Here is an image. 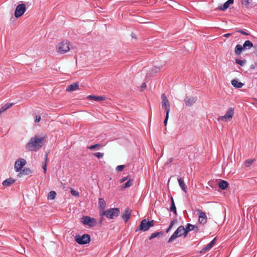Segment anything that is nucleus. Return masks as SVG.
<instances>
[{
    "label": "nucleus",
    "instance_id": "nucleus-51",
    "mask_svg": "<svg viewBox=\"0 0 257 257\" xmlns=\"http://www.w3.org/2000/svg\"><path fill=\"white\" fill-rule=\"evenodd\" d=\"M173 160V159L172 158H170L168 159L167 164L171 163Z\"/></svg>",
    "mask_w": 257,
    "mask_h": 257
},
{
    "label": "nucleus",
    "instance_id": "nucleus-27",
    "mask_svg": "<svg viewBox=\"0 0 257 257\" xmlns=\"http://www.w3.org/2000/svg\"><path fill=\"white\" fill-rule=\"evenodd\" d=\"M98 204L100 209H101L102 210H104V208H105L106 206V203L104 199L101 198H99L98 200Z\"/></svg>",
    "mask_w": 257,
    "mask_h": 257
},
{
    "label": "nucleus",
    "instance_id": "nucleus-1",
    "mask_svg": "<svg viewBox=\"0 0 257 257\" xmlns=\"http://www.w3.org/2000/svg\"><path fill=\"white\" fill-rule=\"evenodd\" d=\"M45 142L44 137L39 138L37 136L31 138L30 140L26 145V149L30 151H37Z\"/></svg>",
    "mask_w": 257,
    "mask_h": 257
},
{
    "label": "nucleus",
    "instance_id": "nucleus-20",
    "mask_svg": "<svg viewBox=\"0 0 257 257\" xmlns=\"http://www.w3.org/2000/svg\"><path fill=\"white\" fill-rule=\"evenodd\" d=\"M231 84L235 88H240L243 85V83L239 82L237 79H233L231 81Z\"/></svg>",
    "mask_w": 257,
    "mask_h": 257
},
{
    "label": "nucleus",
    "instance_id": "nucleus-34",
    "mask_svg": "<svg viewBox=\"0 0 257 257\" xmlns=\"http://www.w3.org/2000/svg\"><path fill=\"white\" fill-rule=\"evenodd\" d=\"M48 159V154H45V163H43V166H42V168H43V169L44 170V173H46V171H47V164H46V161Z\"/></svg>",
    "mask_w": 257,
    "mask_h": 257
},
{
    "label": "nucleus",
    "instance_id": "nucleus-42",
    "mask_svg": "<svg viewBox=\"0 0 257 257\" xmlns=\"http://www.w3.org/2000/svg\"><path fill=\"white\" fill-rule=\"evenodd\" d=\"M130 178H131V176L130 175H128V176L124 177L122 178V179H120L119 182L120 183H123L124 181H125L126 180H128Z\"/></svg>",
    "mask_w": 257,
    "mask_h": 257
},
{
    "label": "nucleus",
    "instance_id": "nucleus-40",
    "mask_svg": "<svg viewBox=\"0 0 257 257\" xmlns=\"http://www.w3.org/2000/svg\"><path fill=\"white\" fill-rule=\"evenodd\" d=\"M124 168V165H118L116 168V170L118 172L122 171Z\"/></svg>",
    "mask_w": 257,
    "mask_h": 257
},
{
    "label": "nucleus",
    "instance_id": "nucleus-41",
    "mask_svg": "<svg viewBox=\"0 0 257 257\" xmlns=\"http://www.w3.org/2000/svg\"><path fill=\"white\" fill-rule=\"evenodd\" d=\"M71 193L72 195H73V196H79V193L78 191L73 189H71Z\"/></svg>",
    "mask_w": 257,
    "mask_h": 257
},
{
    "label": "nucleus",
    "instance_id": "nucleus-13",
    "mask_svg": "<svg viewBox=\"0 0 257 257\" xmlns=\"http://www.w3.org/2000/svg\"><path fill=\"white\" fill-rule=\"evenodd\" d=\"M197 212H199V222L201 224H205L207 222V216L205 213L200 210H198Z\"/></svg>",
    "mask_w": 257,
    "mask_h": 257
},
{
    "label": "nucleus",
    "instance_id": "nucleus-52",
    "mask_svg": "<svg viewBox=\"0 0 257 257\" xmlns=\"http://www.w3.org/2000/svg\"><path fill=\"white\" fill-rule=\"evenodd\" d=\"M193 230H195V232H198L199 231V228L198 226L195 225V229Z\"/></svg>",
    "mask_w": 257,
    "mask_h": 257
},
{
    "label": "nucleus",
    "instance_id": "nucleus-8",
    "mask_svg": "<svg viewBox=\"0 0 257 257\" xmlns=\"http://www.w3.org/2000/svg\"><path fill=\"white\" fill-rule=\"evenodd\" d=\"M161 99L162 101V107L165 109L166 113H169L170 111L169 102L166 95L164 93L162 94Z\"/></svg>",
    "mask_w": 257,
    "mask_h": 257
},
{
    "label": "nucleus",
    "instance_id": "nucleus-25",
    "mask_svg": "<svg viewBox=\"0 0 257 257\" xmlns=\"http://www.w3.org/2000/svg\"><path fill=\"white\" fill-rule=\"evenodd\" d=\"M252 47H253L252 43L249 40L245 41L243 44V47L244 50L250 49Z\"/></svg>",
    "mask_w": 257,
    "mask_h": 257
},
{
    "label": "nucleus",
    "instance_id": "nucleus-48",
    "mask_svg": "<svg viewBox=\"0 0 257 257\" xmlns=\"http://www.w3.org/2000/svg\"><path fill=\"white\" fill-rule=\"evenodd\" d=\"M177 221V219H174V220H172L170 222V224H171V225L173 226V225L176 223Z\"/></svg>",
    "mask_w": 257,
    "mask_h": 257
},
{
    "label": "nucleus",
    "instance_id": "nucleus-37",
    "mask_svg": "<svg viewBox=\"0 0 257 257\" xmlns=\"http://www.w3.org/2000/svg\"><path fill=\"white\" fill-rule=\"evenodd\" d=\"M94 156L98 158H102L104 156V153H100V152H97L96 153H94Z\"/></svg>",
    "mask_w": 257,
    "mask_h": 257
},
{
    "label": "nucleus",
    "instance_id": "nucleus-47",
    "mask_svg": "<svg viewBox=\"0 0 257 257\" xmlns=\"http://www.w3.org/2000/svg\"><path fill=\"white\" fill-rule=\"evenodd\" d=\"M41 120V117L40 116L36 115L35 121L39 122Z\"/></svg>",
    "mask_w": 257,
    "mask_h": 257
},
{
    "label": "nucleus",
    "instance_id": "nucleus-46",
    "mask_svg": "<svg viewBox=\"0 0 257 257\" xmlns=\"http://www.w3.org/2000/svg\"><path fill=\"white\" fill-rule=\"evenodd\" d=\"M256 65H257V63H254V64H251V65L250 66V67H249V69H250V70H253V69H254Z\"/></svg>",
    "mask_w": 257,
    "mask_h": 257
},
{
    "label": "nucleus",
    "instance_id": "nucleus-7",
    "mask_svg": "<svg viewBox=\"0 0 257 257\" xmlns=\"http://www.w3.org/2000/svg\"><path fill=\"white\" fill-rule=\"evenodd\" d=\"M58 50L61 54L66 53L70 50L69 42L67 40L61 42L58 45Z\"/></svg>",
    "mask_w": 257,
    "mask_h": 257
},
{
    "label": "nucleus",
    "instance_id": "nucleus-30",
    "mask_svg": "<svg viewBox=\"0 0 257 257\" xmlns=\"http://www.w3.org/2000/svg\"><path fill=\"white\" fill-rule=\"evenodd\" d=\"M133 184V180L130 178L121 187V189H125L131 187Z\"/></svg>",
    "mask_w": 257,
    "mask_h": 257
},
{
    "label": "nucleus",
    "instance_id": "nucleus-39",
    "mask_svg": "<svg viewBox=\"0 0 257 257\" xmlns=\"http://www.w3.org/2000/svg\"><path fill=\"white\" fill-rule=\"evenodd\" d=\"M252 162H253V160L248 159L245 161V165L246 167H248V166H249V165L250 164H251L252 163Z\"/></svg>",
    "mask_w": 257,
    "mask_h": 257
},
{
    "label": "nucleus",
    "instance_id": "nucleus-53",
    "mask_svg": "<svg viewBox=\"0 0 257 257\" xmlns=\"http://www.w3.org/2000/svg\"><path fill=\"white\" fill-rule=\"evenodd\" d=\"M231 35V34L230 33H227V34H225L224 35V37H226V38H227L230 35Z\"/></svg>",
    "mask_w": 257,
    "mask_h": 257
},
{
    "label": "nucleus",
    "instance_id": "nucleus-29",
    "mask_svg": "<svg viewBox=\"0 0 257 257\" xmlns=\"http://www.w3.org/2000/svg\"><path fill=\"white\" fill-rule=\"evenodd\" d=\"M195 229V225L188 223L186 226L185 234H187L188 233L191 231H192Z\"/></svg>",
    "mask_w": 257,
    "mask_h": 257
},
{
    "label": "nucleus",
    "instance_id": "nucleus-2",
    "mask_svg": "<svg viewBox=\"0 0 257 257\" xmlns=\"http://www.w3.org/2000/svg\"><path fill=\"white\" fill-rule=\"evenodd\" d=\"M120 213L119 209L117 208H111L107 210H103L100 212L101 215H104L107 218L114 219L117 217Z\"/></svg>",
    "mask_w": 257,
    "mask_h": 257
},
{
    "label": "nucleus",
    "instance_id": "nucleus-36",
    "mask_svg": "<svg viewBox=\"0 0 257 257\" xmlns=\"http://www.w3.org/2000/svg\"><path fill=\"white\" fill-rule=\"evenodd\" d=\"M100 146V145L99 144H96L94 145H92V146H88L87 147V148L90 150H94V149L96 148H98L99 147V146Z\"/></svg>",
    "mask_w": 257,
    "mask_h": 257
},
{
    "label": "nucleus",
    "instance_id": "nucleus-49",
    "mask_svg": "<svg viewBox=\"0 0 257 257\" xmlns=\"http://www.w3.org/2000/svg\"><path fill=\"white\" fill-rule=\"evenodd\" d=\"M172 226H173L171 225V224H170L169 227H168V228L166 230V232L168 233L170 230V229L172 228Z\"/></svg>",
    "mask_w": 257,
    "mask_h": 257
},
{
    "label": "nucleus",
    "instance_id": "nucleus-26",
    "mask_svg": "<svg viewBox=\"0 0 257 257\" xmlns=\"http://www.w3.org/2000/svg\"><path fill=\"white\" fill-rule=\"evenodd\" d=\"M13 105V103H7L5 104L4 106H3L0 109V114L3 112L6 111L8 109L10 108Z\"/></svg>",
    "mask_w": 257,
    "mask_h": 257
},
{
    "label": "nucleus",
    "instance_id": "nucleus-31",
    "mask_svg": "<svg viewBox=\"0 0 257 257\" xmlns=\"http://www.w3.org/2000/svg\"><path fill=\"white\" fill-rule=\"evenodd\" d=\"M56 193L54 191H50L48 195V199L50 200H52L54 199L56 196Z\"/></svg>",
    "mask_w": 257,
    "mask_h": 257
},
{
    "label": "nucleus",
    "instance_id": "nucleus-23",
    "mask_svg": "<svg viewBox=\"0 0 257 257\" xmlns=\"http://www.w3.org/2000/svg\"><path fill=\"white\" fill-rule=\"evenodd\" d=\"M244 48L243 47V46H241V45L237 44L236 45L235 47L234 52L235 54L238 55L241 54L242 51L244 50Z\"/></svg>",
    "mask_w": 257,
    "mask_h": 257
},
{
    "label": "nucleus",
    "instance_id": "nucleus-45",
    "mask_svg": "<svg viewBox=\"0 0 257 257\" xmlns=\"http://www.w3.org/2000/svg\"><path fill=\"white\" fill-rule=\"evenodd\" d=\"M100 217L99 220V221H98V223H99V224H100V225H101V224H102V221H103V219H104L103 216H104V215H101L100 214Z\"/></svg>",
    "mask_w": 257,
    "mask_h": 257
},
{
    "label": "nucleus",
    "instance_id": "nucleus-14",
    "mask_svg": "<svg viewBox=\"0 0 257 257\" xmlns=\"http://www.w3.org/2000/svg\"><path fill=\"white\" fill-rule=\"evenodd\" d=\"M131 215V210L127 208L125 209L124 212L121 215V217L125 223L127 222L128 219H130Z\"/></svg>",
    "mask_w": 257,
    "mask_h": 257
},
{
    "label": "nucleus",
    "instance_id": "nucleus-18",
    "mask_svg": "<svg viewBox=\"0 0 257 257\" xmlns=\"http://www.w3.org/2000/svg\"><path fill=\"white\" fill-rule=\"evenodd\" d=\"M87 98L88 99H92L96 101H100L105 99V97L103 96H99L92 95H88L87 96Z\"/></svg>",
    "mask_w": 257,
    "mask_h": 257
},
{
    "label": "nucleus",
    "instance_id": "nucleus-21",
    "mask_svg": "<svg viewBox=\"0 0 257 257\" xmlns=\"http://www.w3.org/2000/svg\"><path fill=\"white\" fill-rule=\"evenodd\" d=\"M218 186L222 190L226 189L228 186V183L225 180H221L218 183Z\"/></svg>",
    "mask_w": 257,
    "mask_h": 257
},
{
    "label": "nucleus",
    "instance_id": "nucleus-54",
    "mask_svg": "<svg viewBox=\"0 0 257 257\" xmlns=\"http://www.w3.org/2000/svg\"><path fill=\"white\" fill-rule=\"evenodd\" d=\"M257 6V4H256V5H254V6Z\"/></svg>",
    "mask_w": 257,
    "mask_h": 257
},
{
    "label": "nucleus",
    "instance_id": "nucleus-16",
    "mask_svg": "<svg viewBox=\"0 0 257 257\" xmlns=\"http://www.w3.org/2000/svg\"><path fill=\"white\" fill-rule=\"evenodd\" d=\"M233 2L234 0H227L222 6H220L217 8V10L224 11L229 7L230 4L233 3Z\"/></svg>",
    "mask_w": 257,
    "mask_h": 257
},
{
    "label": "nucleus",
    "instance_id": "nucleus-22",
    "mask_svg": "<svg viewBox=\"0 0 257 257\" xmlns=\"http://www.w3.org/2000/svg\"><path fill=\"white\" fill-rule=\"evenodd\" d=\"M170 211L173 212L175 215H177L176 207L173 198L172 196L171 197V207L170 208Z\"/></svg>",
    "mask_w": 257,
    "mask_h": 257
},
{
    "label": "nucleus",
    "instance_id": "nucleus-9",
    "mask_svg": "<svg viewBox=\"0 0 257 257\" xmlns=\"http://www.w3.org/2000/svg\"><path fill=\"white\" fill-rule=\"evenodd\" d=\"M26 11V6L25 4H19L15 10V16L19 18L22 16Z\"/></svg>",
    "mask_w": 257,
    "mask_h": 257
},
{
    "label": "nucleus",
    "instance_id": "nucleus-3",
    "mask_svg": "<svg viewBox=\"0 0 257 257\" xmlns=\"http://www.w3.org/2000/svg\"><path fill=\"white\" fill-rule=\"evenodd\" d=\"M186 229L183 226H179L175 231L173 233L171 237L169 238L168 242H171L174 239L178 237L184 235L186 237L187 234H185Z\"/></svg>",
    "mask_w": 257,
    "mask_h": 257
},
{
    "label": "nucleus",
    "instance_id": "nucleus-28",
    "mask_svg": "<svg viewBox=\"0 0 257 257\" xmlns=\"http://www.w3.org/2000/svg\"><path fill=\"white\" fill-rule=\"evenodd\" d=\"M32 173L31 170L29 168H25L22 169L20 174L22 175H28Z\"/></svg>",
    "mask_w": 257,
    "mask_h": 257
},
{
    "label": "nucleus",
    "instance_id": "nucleus-44",
    "mask_svg": "<svg viewBox=\"0 0 257 257\" xmlns=\"http://www.w3.org/2000/svg\"><path fill=\"white\" fill-rule=\"evenodd\" d=\"M169 113H166V117H165L164 121V124L165 126L167 124L168 120L169 118Z\"/></svg>",
    "mask_w": 257,
    "mask_h": 257
},
{
    "label": "nucleus",
    "instance_id": "nucleus-6",
    "mask_svg": "<svg viewBox=\"0 0 257 257\" xmlns=\"http://www.w3.org/2000/svg\"><path fill=\"white\" fill-rule=\"evenodd\" d=\"M81 222L84 225L89 227H93L97 224V220L94 218H91L88 216H83L81 218Z\"/></svg>",
    "mask_w": 257,
    "mask_h": 257
},
{
    "label": "nucleus",
    "instance_id": "nucleus-35",
    "mask_svg": "<svg viewBox=\"0 0 257 257\" xmlns=\"http://www.w3.org/2000/svg\"><path fill=\"white\" fill-rule=\"evenodd\" d=\"M241 4L244 5L246 8H248L249 6V0H241Z\"/></svg>",
    "mask_w": 257,
    "mask_h": 257
},
{
    "label": "nucleus",
    "instance_id": "nucleus-5",
    "mask_svg": "<svg viewBox=\"0 0 257 257\" xmlns=\"http://www.w3.org/2000/svg\"><path fill=\"white\" fill-rule=\"evenodd\" d=\"M75 239L79 244H85L90 242V236L88 234H84L81 236L77 235L75 236Z\"/></svg>",
    "mask_w": 257,
    "mask_h": 257
},
{
    "label": "nucleus",
    "instance_id": "nucleus-19",
    "mask_svg": "<svg viewBox=\"0 0 257 257\" xmlns=\"http://www.w3.org/2000/svg\"><path fill=\"white\" fill-rule=\"evenodd\" d=\"M15 181L16 180L12 179V178H9L4 181L3 182V185L4 186H9L14 183Z\"/></svg>",
    "mask_w": 257,
    "mask_h": 257
},
{
    "label": "nucleus",
    "instance_id": "nucleus-17",
    "mask_svg": "<svg viewBox=\"0 0 257 257\" xmlns=\"http://www.w3.org/2000/svg\"><path fill=\"white\" fill-rule=\"evenodd\" d=\"M79 88V85L78 82L73 83L69 85H68L66 90L67 91H72L75 90Z\"/></svg>",
    "mask_w": 257,
    "mask_h": 257
},
{
    "label": "nucleus",
    "instance_id": "nucleus-10",
    "mask_svg": "<svg viewBox=\"0 0 257 257\" xmlns=\"http://www.w3.org/2000/svg\"><path fill=\"white\" fill-rule=\"evenodd\" d=\"M26 161L24 159H20L16 161L15 164V170L19 172L22 170V168L26 165Z\"/></svg>",
    "mask_w": 257,
    "mask_h": 257
},
{
    "label": "nucleus",
    "instance_id": "nucleus-4",
    "mask_svg": "<svg viewBox=\"0 0 257 257\" xmlns=\"http://www.w3.org/2000/svg\"><path fill=\"white\" fill-rule=\"evenodd\" d=\"M234 111V108L230 107L229 109H228V110L226 112V113L224 114V115L219 116L217 120L218 121H230L232 119V117L233 116Z\"/></svg>",
    "mask_w": 257,
    "mask_h": 257
},
{
    "label": "nucleus",
    "instance_id": "nucleus-38",
    "mask_svg": "<svg viewBox=\"0 0 257 257\" xmlns=\"http://www.w3.org/2000/svg\"><path fill=\"white\" fill-rule=\"evenodd\" d=\"M155 222V221H154V220H152L150 221L149 219H148V225H149L150 228L151 227H153L154 226Z\"/></svg>",
    "mask_w": 257,
    "mask_h": 257
},
{
    "label": "nucleus",
    "instance_id": "nucleus-32",
    "mask_svg": "<svg viewBox=\"0 0 257 257\" xmlns=\"http://www.w3.org/2000/svg\"><path fill=\"white\" fill-rule=\"evenodd\" d=\"M163 234V231H159V232H155L153 233L151 236L149 237V240H151L152 239L157 237L159 236V235H162Z\"/></svg>",
    "mask_w": 257,
    "mask_h": 257
},
{
    "label": "nucleus",
    "instance_id": "nucleus-12",
    "mask_svg": "<svg viewBox=\"0 0 257 257\" xmlns=\"http://www.w3.org/2000/svg\"><path fill=\"white\" fill-rule=\"evenodd\" d=\"M197 100V97L186 96V97L184 98V101L186 106H191L196 102Z\"/></svg>",
    "mask_w": 257,
    "mask_h": 257
},
{
    "label": "nucleus",
    "instance_id": "nucleus-24",
    "mask_svg": "<svg viewBox=\"0 0 257 257\" xmlns=\"http://www.w3.org/2000/svg\"><path fill=\"white\" fill-rule=\"evenodd\" d=\"M178 183L181 188L185 192H186V185L184 181L183 178H180L178 179Z\"/></svg>",
    "mask_w": 257,
    "mask_h": 257
},
{
    "label": "nucleus",
    "instance_id": "nucleus-11",
    "mask_svg": "<svg viewBox=\"0 0 257 257\" xmlns=\"http://www.w3.org/2000/svg\"><path fill=\"white\" fill-rule=\"evenodd\" d=\"M148 224V219H143L141 221L140 225L137 227V228L136 229V231H138L140 230H141L143 231H148L150 229V227Z\"/></svg>",
    "mask_w": 257,
    "mask_h": 257
},
{
    "label": "nucleus",
    "instance_id": "nucleus-15",
    "mask_svg": "<svg viewBox=\"0 0 257 257\" xmlns=\"http://www.w3.org/2000/svg\"><path fill=\"white\" fill-rule=\"evenodd\" d=\"M215 241H216V237L213 238V240L210 243H209L207 245H206L205 247H204L202 249L201 252L203 253V252H205L211 249L212 248V247L214 246V245L215 243Z\"/></svg>",
    "mask_w": 257,
    "mask_h": 257
},
{
    "label": "nucleus",
    "instance_id": "nucleus-33",
    "mask_svg": "<svg viewBox=\"0 0 257 257\" xmlns=\"http://www.w3.org/2000/svg\"><path fill=\"white\" fill-rule=\"evenodd\" d=\"M246 61L245 59H243V60H240V59H235V63L241 66H243L245 65V64L246 63Z\"/></svg>",
    "mask_w": 257,
    "mask_h": 257
},
{
    "label": "nucleus",
    "instance_id": "nucleus-50",
    "mask_svg": "<svg viewBox=\"0 0 257 257\" xmlns=\"http://www.w3.org/2000/svg\"><path fill=\"white\" fill-rule=\"evenodd\" d=\"M146 87V84L145 83H144L142 84L141 86L142 90H143L144 89H145Z\"/></svg>",
    "mask_w": 257,
    "mask_h": 257
},
{
    "label": "nucleus",
    "instance_id": "nucleus-43",
    "mask_svg": "<svg viewBox=\"0 0 257 257\" xmlns=\"http://www.w3.org/2000/svg\"><path fill=\"white\" fill-rule=\"evenodd\" d=\"M236 32H238V33H241L243 35H249V33H247V32H246L245 31H244V30H237L236 31Z\"/></svg>",
    "mask_w": 257,
    "mask_h": 257
}]
</instances>
